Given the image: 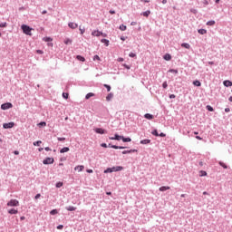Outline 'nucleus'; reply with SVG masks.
I'll use <instances>...</instances> for the list:
<instances>
[{"label": "nucleus", "mask_w": 232, "mask_h": 232, "mask_svg": "<svg viewBox=\"0 0 232 232\" xmlns=\"http://www.w3.org/2000/svg\"><path fill=\"white\" fill-rule=\"evenodd\" d=\"M14 126H15V123L11 121L9 123H4L3 128H5V130H8L10 128H14Z\"/></svg>", "instance_id": "6"}, {"label": "nucleus", "mask_w": 232, "mask_h": 232, "mask_svg": "<svg viewBox=\"0 0 232 232\" xmlns=\"http://www.w3.org/2000/svg\"><path fill=\"white\" fill-rule=\"evenodd\" d=\"M93 61H101V57H99V55H94L93 57Z\"/></svg>", "instance_id": "45"}, {"label": "nucleus", "mask_w": 232, "mask_h": 232, "mask_svg": "<svg viewBox=\"0 0 232 232\" xmlns=\"http://www.w3.org/2000/svg\"><path fill=\"white\" fill-rule=\"evenodd\" d=\"M144 117L145 119H148V121H152V119H154L153 115L150 113H146Z\"/></svg>", "instance_id": "15"}, {"label": "nucleus", "mask_w": 232, "mask_h": 232, "mask_svg": "<svg viewBox=\"0 0 232 232\" xmlns=\"http://www.w3.org/2000/svg\"><path fill=\"white\" fill-rule=\"evenodd\" d=\"M13 104L10 102L3 103L1 105L2 110H10V108H13Z\"/></svg>", "instance_id": "4"}, {"label": "nucleus", "mask_w": 232, "mask_h": 232, "mask_svg": "<svg viewBox=\"0 0 232 232\" xmlns=\"http://www.w3.org/2000/svg\"><path fill=\"white\" fill-rule=\"evenodd\" d=\"M122 169H124V167H122V166H116V167L106 169L104 170V173H113V172H117V171H122Z\"/></svg>", "instance_id": "1"}, {"label": "nucleus", "mask_w": 232, "mask_h": 232, "mask_svg": "<svg viewBox=\"0 0 232 232\" xmlns=\"http://www.w3.org/2000/svg\"><path fill=\"white\" fill-rule=\"evenodd\" d=\"M225 111H226V113H229V111H231V110L229 108H226Z\"/></svg>", "instance_id": "58"}, {"label": "nucleus", "mask_w": 232, "mask_h": 232, "mask_svg": "<svg viewBox=\"0 0 232 232\" xmlns=\"http://www.w3.org/2000/svg\"><path fill=\"white\" fill-rule=\"evenodd\" d=\"M123 66H124V68H126L127 70H130V65H128V64H126V63H124Z\"/></svg>", "instance_id": "52"}, {"label": "nucleus", "mask_w": 232, "mask_h": 232, "mask_svg": "<svg viewBox=\"0 0 232 232\" xmlns=\"http://www.w3.org/2000/svg\"><path fill=\"white\" fill-rule=\"evenodd\" d=\"M92 35H93L94 37H101V35H102V32H101V31H93L92 33Z\"/></svg>", "instance_id": "8"}, {"label": "nucleus", "mask_w": 232, "mask_h": 232, "mask_svg": "<svg viewBox=\"0 0 232 232\" xmlns=\"http://www.w3.org/2000/svg\"><path fill=\"white\" fill-rule=\"evenodd\" d=\"M110 14H111V15H113V14H115V11L114 10H111Z\"/></svg>", "instance_id": "63"}, {"label": "nucleus", "mask_w": 232, "mask_h": 232, "mask_svg": "<svg viewBox=\"0 0 232 232\" xmlns=\"http://www.w3.org/2000/svg\"><path fill=\"white\" fill-rule=\"evenodd\" d=\"M33 144H34V146H40V144H43V141H41V140L34 141Z\"/></svg>", "instance_id": "37"}, {"label": "nucleus", "mask_w": 232, "mask_h": 232, "mask_svg": "<svg viewBox=\"0 0 232 232\" xmlns=\"http://www.w3.org/2000/svg\"><path fill=\"white\" fill-rule=\"evenodd\" d=\"M207 110H208V111H213V107H211V105H208L207 106Z\"/></svg>", "instance_id": "48"}, {"label": "nucleus", "mask_w": 232, "mask_h": 232, "mask_svg": "<svg viewBox=\"0 0 232 232\" xmlns=\"http://www.w3.org/2000/svg\"><path fill=\"white\" fill-rule=\"evenodd\" d=\"M87 173H93V169H87Z\"/></svg>", "instance_id": "62"}, {"label": "nucleus", "mask_w": 232, "mask_h": 232, "mask_svg": "<svg viewBox=\"0 0 232 232\" xmlns=\"http://www.w3.org/2000/svg\"><path fill=\"white\" fill-rule=\"evenodd\" d=\"M120 30H121V32H125V30H126V25L121 24V25L120 26Z\"/></svg>", "instance_id": "42"}, {"label": "nucleus", "mask_w": 232, "mask_h": 232, "mask_svg": "<svg viewBox=\"0 0 232 232\" xmlns=\"http://www.w3.org/2000/svg\"><path fill=\"white\" fill-rule=\"evenodd\" d=\"M76 59L78 61H81L82 63H84V61H86V59L83 57V56H81V55H77L76 56Z\"/></svg>", "instance_id": "22"}, {"label": "nucleus", "mask_w": 232, "mask_h": 232, "mask_svg": "<svg viewBox=\"0 0 232 232\" xmlns=\"http://www.w3.org/2000/svg\"><path fill=\"white\" fill-rule=\"evenodd\" d=\"M223 84H224V86H226L227 88H229V86H232V82H231V81H229V80L224 81V82H223Z\"/></svg>", "instance_id": "13"}, {"label": "nucleus", "mask_w": 232, "mask_h": 232, "mask_svg": "<svg viewBox=\"0 0 232 232\" xmlns=\"http://www.w3.org/2000/svg\"><path fill=\"white\" fill-rule=\"evenodd\" d=\"M208 176V172L204 171V170H201L200 171V175L199 177H207Z\"/></svg>", "instance_id": "35"}, {"label": "nucleus", "mask_w": 232, "mask_h": 232, "mask_svg": "<svg viewBox=\"0 0 232 232\" xmlns=\"http://www.w3.org/2000/svg\"><path fill=\"white\" fill-rule=\"evenodd\" d=\"M163 59H165V61H171V54L167 53L163 56Z\"/></svg>", "instance_id": "19"}, {"label": "nucleus", "mask_w": 232, "mask_h": 232, "mask_svg": "<svg viewBox=\"0 0 232 232\" xmlns=\"http://www.w3.org/2000/svg\"><path fill=\"white\" fill-rule=\"evenodd\" d=\"M113 99V93H109L106 97V101H111Z\"/></svg>", "instance_id": "31"}, {"label": "nucleus", "mask_w": 232, "mask_h": 232, "mask_svg": "<svg viewBox=\"0 0 232 232\" xmlns=\"http://www.w3.org/2000/svg\"><path fill=\"white\" fill-rule=\"evenodd\" d=\"M72 43H73V40L67 38L64 40V44H72Z\"/></svg>", "instance_id": "24"}, {"label": "nucleus", "mask_w": 232, "mask_h": 232, "mask_svg": "<svg viewBox=\"0 0 232 232\" xmlns=\"http://www.w3.org/2000/svg\"><path fill=\"white\" fill-rule=\"evenodd\" d=\"M63 227H64V226L59 225V226L57 227V229H63Z\"/></svg>", "instance_id": "54"}, {"label": "nucleus", "mask_w": 232, "mask_h": 232, "mask_svg": "<svg viewBox=\"0 0 232 232\" xmlns=\"http://www.w3.org/2000/svg\"><path fill=\"white\" fill-rule=\"evenodd\" d=\"M36 53H40V55H43L44 53L42 50H37Z\"/></svg>", "instance_id": "51"}, {"label": "nucleus", "mask_w": 232, "mask_h": 232, "mask_svg": "<svg viewBox=\"0 0 232 232\" xmlns=\"http://www.w3.org/2000/svg\"><path fill=\"white\" fill-rule=\"evenodd\" d=\"M129 56L133 58V57H137V54H135L134 53H130L129 54Z\"/></svg>", "instance_id": "50"}, {"label": "nucleus", "mask_w": 232, "mask_h": 232, "mask_svg": "<svg viewBox=\"0 0 232 232\" xmlns=\"http://www.w3.org/2000/svg\"><path fill=\"white\" fill-rule=\"evenodd\" d=\"M151 142V140H140V144H150Z\"/></svg>", "instance_id": "30"}, {"label": "nucleus", "mask_w": 232, "mask_h": 232, "mask_svg": "<svg viewBox=\"0 0 232 232\" xmlns=\"http://www.w3.org/2000/svg\"><path fill=\"white\" fill-rule=\"evenodd\" d=\"M181 46H182V48H186L187 50H189V48H191V45H189V44H186V43L182 44Z\"/></svg>", "instance_id": "21"}, {"label": "nucleus", "mask_w": 232, "mask_h": 232, "mask_svg": "<svg viewBox=\"0 0 232 232\" xmlns=\"http://www.w3.org/2000/svg\"><path fill=\"white\" fill-rule=\"evenodd\" d=\"M193 84H194V86H202V83L198 80L194 81Z\"/></svg>", "instance_id": "27"}, {"label": "nucleus", "mask_w": 232, "mask_h": 232, "mask_svg": "<svg viewBox=\"0 0 232 232\" xmlns=\"http://www.w3.org/2000/svg\"><path fill=\"white\" fill-rule=\"evenodd\" d=\"M57 213H59L57 209H53L51 210L50 215H57Z\"/></svg>", "instance_id": "38"}, {"label": "nucleus", "mask_w": 232, "mask_h": 232, "mask_svg": "<svg viewBox=\"0 0 232 232\" xmlns=\"http://www.w3.org/2000/svg\"><path fill=\"white\" fill-rule=\"evenodd\" d=\"M63 99H68V97H69L68 92H63Z\"/></svg>", "instance_id": "46"}, {"label": "nucleus", "mask_w": 232, "mask_h": 232, "mask_svg": "<svg viewBox=\"0 0 232 232\" xmlns=\"http://www.w3.org/2000/svg\"><path fill=\"white\" fill-rule=\"evenodd\" d=\"M214 24H215V21H208V23H207V25L208 26H214Z\"/></svg>", "instance_id": "36"}, {"label": "nucleus", "mask_w": 232, "mask_h": 232, "mask_svg": "<svg viewBox=\"0 0 232 232\" xmlns=\"http://www.w3.org/2000/svg\"><path fill=\"white\" fill-rule=\"evenodd\" d=\"M103 86H104V88H106V89H107V91H108V92H111V87L110 85H108V84H104Z\"/></svg>", "instance_id": "44"}, {"label": "nucleus", "mask_w": 232, "mask_h": 232, "mask_svg": "<svg viewBox=\"0 0 232 232\" xmlns=\"http://www.w3.org/2000/svg\"><path fill=\"white\" fill-rule=\"evenodd\" d=\"M102 43H103L104 44H106V46H109L110 44V41L106 40V39H102Z\"/></svg>", "instance_id": "33"}, {"label": "nucleus", "mask_w": 232, "mask_h": 232, "mask_svg": "<svg viewBox=\"0 0 232 232\" xmlns=\"http://www.w3.org/2000/svg\"><path fill=\"white\" fill-rule=\"evenodd\" d=\"M34 198L37 200V198H41V194H37Z\"/></svg>", "instance_id": "56"}, {"label": "nucleus", "mask_w": 232, "mask_h": 232, "mask_svg": "<svg viewBox=\"0 0 232 232\" xmlns=\"http://www.w3.org/2000/svg\"><path fill=\"white\" fill-rule=\"evenodd\" d=\"M152 135H154L155 137H159V131H157V130H152Z\"/></svg>", "instance_id": "40"}, {"label": "nucleus", "mask_w": 232, "mask_h": 232, "mask_svg": "<svg viewBox=\"0 0 232 232\" xmlns=\"http://www.w3.org/2000/svg\"><path fill=\"white\" fill-rule=\"evenodd\" d=\"M111 148H112L113 150H124L125 147L111 145Z\"/></svg>", "instance_id": "18"}, {"label": "nucleus", "mask_w": 232, "mask_h": 232, "mask_svg": "<svg viewBox=\"0 0 232 232\" xmlns=\"http://www.w3.org/2000/svg\"><path fill=\"white\" fill-rule=\"evenodd\" d=\"M102 148H108V145L106 143H102Z\"/></svg>", "instance_id": "57"}, {"label": "nucleus", "mask_w": 232, "mask_h": 232, "mask_svg": "<svg viewBox=\"0 0 232 232\" xmlns=\"http://www.w3.org/2000/svg\"><path fill=\"white\" fill-rule=\"evenodd\" d=\"M91 97H95V93H93V92L87 93L85 96V99L88 100V99H91Z\"/></svg>", "instance_id": "20"}, {"label": "nucleus", "mask_w": 232, "mask_h": 232, "mask_svg": "<svg viewBox=\"0 0 232 232\" xmlns=\"http://www.w3.org/2000/svg\"><path fill=\"white\" fill-rule=\"evenodd\" d=\"M63 183L61 181L56 183V188H63Z\"/></svg>", "instance_id": "39"}, {"label": "nucleus", "mask_w": 232, "mask_h": 232, "mask_svg": "<svg viewBox=\"0 0 232 232\" xmlns=\"http://www.w3.org/2000/svg\"><path fill=\"white\" fill-rule=\"evenodd\" d=\"M58 140L64 141V140H66V138H58Z\"/></svg>", "instance_id": "55"}, {"label": "nucleus", "mask_w": 232, "mask_h": 232, "mask_svg": "<svg viewBox=\"0 0 232 232\" xmlns=\"http://www.w3.org/2000/svg\"><path fill=\"white\" fill-rule=\"evenodd\" d=\"M162 87L164 89L168 88V82H164L163 84H162Z\"/></svg>", "instance_id": "49"}, {"label": "nucleus", "mask_w": 232, "mask_h": 232, "mask_svg": "<svg viewBox=\"0 0 232 232\" xmlns=\"http://www.w3.org/2000/svg\"><path fill=\"white\" fill-rule=\"evenodd\" d=\"M67 211H75V209H77V208L73 207V206H69L66 208Z\"/></svg>", "instance_id": "25"}, {"label": "nucleus", "mask_w": 232, "mask_h": 232, "mask_svg": "<svg viewBox=\"0 0 232 232\" xmlns=\"http://www.w3.org/2000/svg\"><path fill=\"white\" fill-rule=\"evenodd\" d=\"M124 62V58H118V63H122Z\"/></svg>", "instance_id": "53"}, {"label": "nucleus", "mask_w": 232, "mask_h": 232, "mask_svg": "<svg viewBox=\"0 0 232 232\" xmlns=\"http://www.w3.org/2000/svg\"><path fill=\"white\" fill-rule=\"evenodd\" d=\"M150 14H151V11L148 10L141 13V15H143V17H150Z\"/></svg>", "instance_id": "16"}, {"label": "nucleus", "mask_w": 232, "mask_h": 232, "mask_svg": "<svg viewBox=\"0 0 232 232\" xmlns=\"http://www.w3.org/2000/svg\"><path fill=\"white\" fill-rule=\"evenodd\" d=\"M168 189H170V188L169 187H166V186H163V187H160V191H168Z\"/></svg>", "instance_id": "23"}, {"label": "nucleus", "mask_w": 232, "mask_h": 232, "mask_svg": "<svg viewBox=\"0 0 232 232\" xmlns=\"http://www.w3.org/2000/svg\"><path fill=\"white\" fill-rule=\"evenodd\" d=\"M53 162H54L53 158H46L45 160H44L43 164L48 165V164H53Z\"/></svg>", "instance_id": "5"}, {"label": "nucleus", "mask_w": 232, "mask_h": 232, "mask_svg": "<svg viewBox=\"0 0 232 232\" xmlns=\"http://www.w3.org/2000/svg\"><path fill=\"white\" fill-rule=\"evenodd\" d=\"M70 151V148L64 147L60 150V153H68Z\"/></svg>", "instance_id": "17"}, {"label": "nucleus", "mask_w": 232, "mask_h": 232, "mask_svg": "<svg viewBox=\"0 0 232 232\" xmlns=\"http://www.w3.org/2000/svg\"><path fill=\"white\" fill-rule=\"evenodd\" d=\"M22 30L25 35H32V28L26 24L22 25Z\"/></svg>", "instance_id": "2"}, {"label": "nucleus", "mask_w": 232, "mask_h": 232, "mask_svg": "<svg viewBox=\"0 0 232 232\" xmlns=\"http://www.w3.org/2000/svg\"><path fill=\"white\" fill-rule=\"evenodd\" d=\"M79 30H80L82 35L86 32V29L82 26L79 27Z\"/></svg>", "instance_id": "34"}, {"label": "nucleus", "mask_w": 232, "mask_h": 232, "mask_svg": "<svg viewBox=\"0 0 232 232\" xmlns=\"http://www.w3.org/2000/svg\"><path fill=\"white\" fill-rule=\"evenodd\" d=\"M135 152H137V150H123L122 155H126L128 153H135Z\"/></svg>", "instance_id": "14"}, {"label": "nucleus", "mask_w": 232, "mask_h": 232, "mask_svg": "<svg viewBox=\"0 0 232 232\" xmlns=\"http://www.w3.org/2000/svg\"><path fill=\"white\" fill-rule=\"evenodd\" d=\"M6 26H7L6 22L0 24V28H6Z\"/></svg>", "instance_id": "41"}, {"label": "nucleus", "mask_w": 232, "mask_h": 232, "mask_svg": "<svg viewBox=\"0 0 232 232\" xmlns=\"http://www.w3.org/2000/svg\"><path fill=\"white\" fill-rule=\"evenodd\" d=\"M175 97H176L175 94H170L169 95V99H175Z\"/></svg>", "instance_id": "61"}, {"label": "nucleus", "mask_w": 232, "mask_h": 232, "mask_svg": "<svg viewBox=\"0 0 232 232\" xmlns=\"http://www.w3.org/2000/svg\"><path fill=\"white\" fill-rule=\"evenodd\" d=\"M68 26L72 28V30H75V28H78V24L73 23V22H71L68 24Z\"/></svg>", "instance_id": "10"}, {"label": "nucleus", "mask_w": 232, "mask_h": 232, "mask_svg": "<svg viewBox=\"0 0 232 232\" xmlns=\"http://www.w3.org/2000/svg\"><path fill=\"white\" fill-rule=\"evenodd\" d=\"M9 215H17L19 211L15 208H11L8 210Z\"/></svg>", "instance_id": "12"}, {"label": "nucleus", "mask_w": 232, "mask_h": 232, "mask_svg": "<svg viewBox=\"0 0 232 232\" xmlns=\"http://www.w3.org/2000/svg\"><path fill=\"white\" fill-rule=\"evenodd\" d=\"M96 133H99L100 135H104L106 133V130L101 128L95 129Z\"/></svg>", "instance_id": "9"}, {"label": "nucleus", "mask_w": 232, "mask_h": 232, "mask_svg": "<svg viewBox=\"0 0 232 232\" xmlns=\"http://www.w3.org/2000/svg\"><path fill=\"white\" fill-rule=\"evenodd\" d=\"M170 73H179V71L178 70H175V69H170L169 71Z\"/></svg>", "instance_id": "43"}, {"label": "nucleus", "mask_w": 232, "mask_h": 232, "mask_svg": "<svg viewBox=\"0 0 232 232\" xmlns=\"http://www.w3.org/2000/svg\"><path fill=\"white\" fill-rule=\"evenodd\" d=\"M121 140H122L123 142H131V138H124V137L122 136Z\"/></svg>", "instance_id": "28"}, {"label": "nucleus", "mask_w": 232, "mask_h": 232, "mask_svg": "<svg viewBox=\"0 0 232 232\" xmlns=\"http://www.w3.org/2000/svg\"><path fill=\"white\" fill-rule=\"evenodd\" d=\"M75 171L81 172L84 170V166L83 165H78L74 168Z\"/></svg>", "instance_id": "7"}, {"label": "nucleus", "mask_w": 232, "mask_h": 232, "mask_svg": "<svg viewBox=\"0 0 232 232\" xmlns=\"http://www.w3.org/2000/svg\"><path fill=\"white\" fill-rule=\"evenodd\" d=\"M7 206L9 208H17L19 206V200L17 199H11L8 203Z\"/></svg>", "instance_id": "3"}, {"label": "nucleus", "mask_w": 232, "mask_h": 232, "mask_svg": "<svg viewBox=\"0 0 232 232\" xmlns=\"http://www.w3.org/2000/svg\"><path fill=\"white\" fill-rule=\"evenodd\" d=\"M38 126L41 128V127H44V126H46V122H44V121H42V122H40L39 124H38Z\"/></svg>", "instance_id": "47"}, {"label": "nucleus", "mask_w": 232, "mask_h": 232, "mask_svg": "<svg viewBox=\"0 0 232 232\" xmlns=\"http://www.w3.org/2000/svg\"><path fill=\"white\" fill-rule=\"evenodd\" d=\"M43 41H44L45 43H52V41H53V39H52L51 37H44L43 39Z\"/></svg>", "instance_id": "29"}, {"label": "nucleus", "mask_w": 232, "mask_h": 232, "mask_svg": "<svg viewBox=\"0 0 232 232\" xmlns=\"http://www.w3.org/2000/svg\"><path fill=\"white\" fill-rule=\"evenodd\" d=\"M198 34H200L201 35H205V34H208V31L206 29H199Z\"/></svg>", "instance_id": "26"}, {"label": "nucleus", "mask_w": 232, "mask_h": 232, "mask_svg": "<svg viewBox=\"0 0 232 232\" xmlns=\"http://www.w3.org/2000/svg\"><path fill=\"white\" fill-rule=\"evenodd\" d=\"M219 166H221L222 168H224V169H227V165H226V163L219 161Z\"/></svg>", "instance_id": "32"}, {"label": "nucleus", "mask_w": 232, "mask_h": 232, "mask_svg": "<svg viewBox=\"0 0 232 232\" xmlns=\"http://www.w3.org/2000/svg\"><path fill=\"white\" fill-rule=\"evenodd\" d=\"M159 137H166V134H164V132H161L160 134H159Z\"/></svg>", "instance_id": "59"}, {"label": "nucleus", "mask_w": 232, "mask_h": 232, "mask_svg": "<svg viewBox=\"0 0 232 232\" xmlns=\"http://www.w3.org/2000/svg\"><path fill=\"white\" fill-rule=\"evenodd\" d=\"M111 140H122V136H119V134H115V137H111Z\"/></svg>", "instance_id": "11"}, {"label": "nucleus", "mask_w": 232, "mask_h": 232, "mask_svg": "<svg viewBox=\"0 0 232 232\" xmlns=\"http://www.w3.org/2000/svg\"><path fill=\"white\" fill-rule=\"evenodd\" d=\"M45 151H52V149H50V147H46Z\"/></svg>", "instance_id": "60"}, {"label": "nucleus", "mask_w": 232, "mask_h": 232, "mask_svg": "<svg viewBox=\"0 0 232 232\" xmlns=\"http://www.w3.org/2000/svg\"><path fill=\"white\" fill-rule=\"evenodd\" d=\"M14 153L15 155H19V151H18V150H14Z\"/></svg>", "instance_id": "64"}]
</instances>
